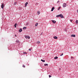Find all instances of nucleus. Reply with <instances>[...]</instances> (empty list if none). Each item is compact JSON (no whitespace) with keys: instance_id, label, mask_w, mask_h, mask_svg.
I'll return each instance as SVG.
<instances>
[{"instance_id":"nucleus-1","label":"nucleus","mask_w":78,"mask_h":78,"mask_svg":"<svg viewBox=\"0 0 78 78\" xmlns=\"http://www.w3.org/2000/svg\"><path fill=\"white\" fill-rule=\"evenodd\" d=\"M56 17H60L61 18H63V16L62 15V14H61L57 16H56Z\"/></svg>"},{"instance_id":"nucleus-2","label":"nucleus","mask_w":78,"mask_h":78,"mask_svg":"<svg viewBox=\"0 0 78 78\" xmlns=\"http://www.w3.org/2000/svg\"><path fill=\"white\" fill-rule=\"evenodd\" d=\"M2 5H1V7L2 8V9H3V7L5 6V4L3 3L2 4Z\"/></svg>"},{"instance_id":"nucleus-3","label":"nucleus","mask_w":78,"mask_h":78,"mask_svg":"<svg viewBox=\"0 0 78 78\" xmlns=\"http://www.w3.org/2000/svg\"><path fill=\"white\" fill-rule=\"evenodd\" d=\"M67 5V4L66 3H64L63 5V7H64V8L66 7V6Z\"/></svg>"},{"instance_id":"nucleus-4","label":"nucleus","mask_w":78,"mask_h":78,"mask_svg":"<svg viewBox=\"0 0 78 78\" xmlns=\"http://www.w3.org/2000/svg\"><path fill=\"white\" fill-rule=\"evenodd\" d=\"M25 37L26 38V39H30V37L29 36H25Z\"/></svg>"},{"instance_id":"nucleus-5","label":"nucleus","mask_w":78,"mask_h":78,"mask_svg":"<svg viewBox=\"0 0 78 78\" xmlns=\"http://www.w3.org/2000/svg\"><path fill=\"white\" fill-rule=\"evenodd\" d=\"M22 28H20V30H19V32L20 33H21V32H22Z\"/></svg>"},{"instance_id":"nucleus-6","label":"nucleus","mask_w":78,"mask_h":78,"mask_svg":"<svg viewBox=\"0 0 78 78\" xmlns=\"http://www.w3.org/2000/svg\"><path fill=\"white\" fill-rule=\"evenodd\" d=\"M71 37H75V36H76L75 34H74V35L72 34L71 35Z\"/></svg>"},{"instance_id":"nucleus-7","label":"nucleus","mask_w":78,"mask_h":78,"mask_svg":"<svg viewBox=\"0 0 78 78\" xmlns=\"http://www.w3.org/2000/svg\"><path fill=\"white\" fill-rule=\"evenodd\" d=\"M37 14L38 15H39V14H40V11H37Z\"/></svg>"},{"instance_id":"nucleus-8","label":"nucleus","mask_w":78,"mask_h":78,"mask_svg":"<svg viewBox=\"0 0 78 78\" xmlns=\"http://www.w3.org/2000/svg\"><path fill=\"white\" fill-rule=\"evenodd\" d=\"M54 9H55V7H52L51 10V11H53V10Z\"/></svg>"},{"instance_id":"nucleus-9","label":"nucleus","mask_w":78,"mask_h":78,"mask_svg":"<svg viewBox=\"0 0 78 78\" xmlns=\"http://www.w3.org/2000/svg\"><path fill=\"white\" fill-rule=\"evenodd\" d=\"M28 2H26L25 3V7H26V6H27V5H28Z\"/></svg>"},{"instance_id":"nucleus-10","label":"nucleus","mask_w":78,"mask_h":78,"mask_svg":"<svg viewBox=\"0 0 78 78\" xmlns=\"http://www.w3.org/2000/svg\"><path fill=\"white\" fill-rule=\"evenodd\" d=\"M52 22H53V23H55L56 22L55 21L53 20H52Z\"/></svg>"},{"instance_id":"nucleus-11","label":"nucleus","mask_w":78,"mask_h":78,"mask_svg":"<svg viewBox=\"0 0 78 78\" xmlns=\"http://www.w3.org/2000/svg\"><path fill=\"white\" fill-rule=\"evenodd\" d=\"M54 39H58V37L56 36H55L54 37Z\"/></svg>"},{"instance_id":"nucleus-12","label":"nucleus","mask_w":78,"mask_h":78,"mask_svg":"<svg viewBox=\"0 0 78 78\" xmlns=\"http://www.w3.org/2000/svg\"><path fill=\"white\" fill-rule=\"evenodd\" d=\"M23 30H25V29H27V27H24L23 28Z\"/></svg>"},{"instance_id":"nucleus-13","label":"nucleus","mask_w":78,"mask_h":78,"mask_svg":"<svg viewBox=\"0 0 78 78\" xmlns=\"http://www.w3.org/2000/svg\"><path fill=\"white\" fill-rule=\"evenodd\" d=\"M16 41L17 43H19V41L18 40H16Z\"/></svg>"},{"instance_id":"nucleus-14","label":"nucleus","mask_w":78,"mask_h":78,"mask_svg":"<svg viewBox=\"0 0 78 78\" xmlns=\"http://www.w3.org/2000/svg\"><path fill=\"white\" fill-rule=\"evenodd\" d=\"M37 25H38V23H37L36 24H35V27H37Z\"/></svg>"},{"instance_id":"nucleus-15","label":"nucleus","mask_w":78,"mask_h":78,"mask_svg":"<svg viewBox=\"0 0 78 78\" xmlns=\"http://www.w3.org/2000/svg\"><path fill=\"white\" fill-rule=\"evenodd\" d=\"M57 58H58V57L57 56H56V57H54V59H56Z\"/></svg>"},{"instance_id":"nucleus-16","label":"nucleus","mask_w":78,"mask_h":78,"mask_svg":"<svg viewBox=\"0 0 78 78\" xmlns=\"http://www.w3.org/2000/svg\"><path fill=\"white\" fill-rule=\"evenodd\" d=\"M17 26V23H16L14 25V27H15V28H16Z\"/></svg>"},{"instance_id":"nucleus-17","label":"nucleus","mask_w":78,"mask_h":78,"mask_svg":"<svg viewBox=\"0 0 78 78\" xmlns=\"http://www.w3.org/2000/svg\"><path fill=\"white\" fill-rule=\"evenodd\" d=\"M41 61H42V62H45V60H42V59H41Z\"/></svg>"},{"instance_id":"nucleus-18","label":"nucleus","mask_w":78,"mask_h":78,"mask_svg":"<svg viewBox=\"0 0 78 78\" xmlns=\"http://www.w3.org/2000/svg\"><path fill=\"white\" fill-rule=\"evenodd\" d=\"M37 44H39L40 43V41H38L37 42Z\"/></svg>"},{"instance_id":"nucleus-19","label":"nucleus","mask_w":78,"mask_h":78,"mask_svg":"<svg viewBox=\"0 0 78 78\" xmlns=\"http://www.w3.org/2000/svg\"><path fill=\"white\" fill-rule=\"evenodd\" d=\"M76 24H77H77H78V20H76Z\"/></svg>"},{"instance_id":"nucleus-20","label":"nucleus","mask_w":78,"mask_h":78,"mask_svg":"<svg viewBox=\"0 0 78 78\" xmlns=\"http://www.w3.org/2000/svg\"><path fill=\"white\" fill-rule=\"evenodd\" d=\"M44 66H48V64H44Z\"/></svg>"},{"instance_id":"nucleus-21","label":"nucleus","mask_w":78,"mask_h":78,"mask_svg":"<svg viewBox=\"0 0 78 78\" xmlns=\"http://www.w3.org/2000/svg\"><path fill=\"white\" fill-rule=\"evenodd\" d=\"M61 8V6H60L59 8L58 9V10H59V9H60V8Z\"/></svg>"},{"instance_id":"nucleus-22","label":"nucleus","mask_w":78,"mask_h":78,"mask_svg":"<svg viewBox=\"0 0 78 78\" xmlns=\"http://www.w3.org/2000/svg\"><path fill=\"white\" fill-rule=\"evenodd\" d=\"M49 78H50V77H51V76L50 75H49Z\"/></svg>"},{"instance_id":"nucleus-23","label":"nucleus","mask_w":78,"mask_h":78,"mask_svg":"<svg viewBox=\"0 0 78 78\" xmlns=\"http://www.w3.org/2000/svg\"><path fill=\"white\" fill-rule=\"evenodd\" d=\"M16 3H17V2H15L14 3V5H16Z\"/></svg>"},{"instance_id":"nucleus-24","label":"nucleus","mask_w":78,"mask_h":78,"mask_svg":"<svg viewBox=\"0 0 78 78\" xmlns=\"http://www.w3.org/2000/svg\"><path fill=\"white\" fill-rule=\"evenodd\" d=\"M29 24V23H27L26 24L27 25H28Z\"/></svg>"},{"instance_id":"nucleus-25","label":"nucleus","mask_w":78,"mask_h":78,"mask_svg":"<svg viewBox=\"0 0 78 78\" xmlns=\"http://www.w3.org/2000/svg\"><path fill=\"white\" fill-rule=\"evenodd\" d=\"M23 67H24V68H25V66L24 65H23Z\"/></svg>"},{"instance_id":"nucleus-26","label":"nucleus","mask_w":78,"mask_h":78,"mask_svg":"<svg viewBox=\"0 0 78 78\" xmlns=\"http://www.w3.org/2000/svg\"><path fill=\"white\" fill-rule=\"evenodd\" d=\"M23 54H27V52H24Z\"/></svg>"},{"instance_id":"nucleus-27","label":"nucleus","mask_w":78,"mask_h":78,"mask_svg":"<svg viewBox=\"0 0 78 78\" xmlns=\"http://www.w3.org/2000/svg\"><path fill=\"white\" fill-rule=\"evenodd\" d=\"M38 4H39L38 3H36V6H37V5H38Z\"/></svg>"},{"instance_id":"nucleus-28","label":"nucleus","mask_w":78,"mask_h":78,"mask_svg":"<svg viewBox=\"0 0 78 78\" xmlns=\"http://www.w3.org/2000/svg\"><path fill=\"white\" fill-rule=\"evenodd\" d=\"M63 55V53H62V55H60V56H62Z\"/></svg>"},{"instance_id":"nucleus-29","label":"nucleus","mask_w":78,"mask_h":78,"mask_svg":"<svg viewBox=\"0 0 78 78\" xmlns=\"http://www.w3.org/2000/svg\"><path fill=\"white\" fill-rule=\"evenodd\" d=\"M59 1H57V3H59Z\"/></svg>"},{"instance_id":"nucleus-30","label":"nucleus","mask_w":78,"mask_h":78,"mask_svg":"<svg viewBox=\"0 0 78 78\" xmlns=\"http://www.w3.org/2000/svg\"><path fill=\"white\" fill-rule=\"evenodd\" d=\"M42 34H43V32H42V33H41V35H42Z\"/></svg>"},{"instance_id":"nucleus-31","label":"nucleus","mask_w":78,"mask_h":78,"mask_svg":"<svg viewBox=\"0 0 78 78\" xmlns=\"http://www.w3.org/2000/svg\"><path fill=\"white\" fill-rule=\"evenodd\" d=\"M71 58H73H73H73V57H71Z\"/></svg>"},{"instance_id":"nucleus-32","label":"nucleus","mask_w":78,"mask_h":78,"mask_svg":"<svg viewBox=\"0 0 78 78\" xmlns=\"http://www.w3.org/2000/svg\"><path fill=\"white\" fill-rule=\"evenodd\" d=\"M29 50L30 51H31V49H29Z\"/></svg>"},{"instance_id":"nucleus-33","label":"nucleus","mask_w":78,"mask_h":78,"mask_svg":"<svg viewBox=\"0 0 78 78\" xmlns=\"http://www.w3.org/2000/svg\"><path fill=\"white\" fill-rule=\"evenodd\" d=\"M72 20H70V22H72Z\"/></svg>"},{"instance_id":"nucleus-34","label":"nucleus","mask_w":78,"mask_h":78,"mask_svg":"<svg viewBox=\"0 0 78 78\" xmlns=\"http://www.w3.org/2000/svg\"><path fill=\"white\" fill-rule=\"evenodd\" d=\"M77 12L78 13V10H77Z\"/></svg>"},{"instance_id":"nucleus-35","label":"nucleus","mask_w":78,"mask_h":78,"mask_svg":"<svg viewBox=\"0 0 78 78\" xmlns=\"http://www.w3.org/2000/svg\"><path fill=\"white\" fill-rule=\"evenodd\" d=\"M15 36L16 37V35H15Z\"/></svg>"},{"instance_id":"nucleus-36","label":"nucleus","mask_w":78,"mask_h":78,"mask_svg":"<svg viewBox=\"0 0 78 78\" xmlns=\"http://www.w3.org/2000/svg\"><path fill=\"white\" fill-rule=\"evenodd\" d=\"M60 70H61V69H60Z\"/></svg>"}]
</instances>
